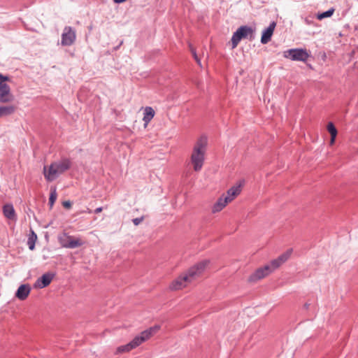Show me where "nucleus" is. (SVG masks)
<instances>
[{
  "instance_id": "9b49d317",
  "label": "nucleus",
  "mask_w": 358,
  "mask_h": 358,
  "mask_svg": "<svg viewBox=\"0 0 358 358\" xmlns=\"http://www.w3.org/2000/svg\"><path fill=\"white\" fill-rule=\"evenodd\" d=\"M292 255V250H288L285 252L280 255L277 259L272 260L270 264V268L272 269V273L278 268L281 265L286 262Z\"/></svg>"
},
{
  "instance_id": "423d86ee",
  "label": "nucleus",
  "mask_w": 358,
  "mask_h": 358,
  "mask_svg": "<svg viewBox=\"0 0 358 358\" xmlns=\"http://www.w3.org/2000/svg\"><path fill=\"white\" fill-rule=\"evenodd\" d=\"M253 34L254 29L248 26H241L232 36V48H235L242 38H249L250 40L253 39Z\"/></svg>"
},
{
  "instance_id": "6e6552de",
  "label": "nucleus",
  "mask_w": 358,
  "mask_h": 358,
  "mask_svg": "<svg viewBox=\"0 0 358 358\" xmlns=\"http://www.w3.org/2000/svg\"><path fill=\"white\" fill-rule=\"evenodd\" d=\"M283 56L293 61L306 62L309 57V54L306 50L295 48L285 51Z\"/></svg>"
},
{
  "instance_id": "5701e85b",
  "label": "nucleus",
  "mask_w": 358,
  "mask_h": 358,
  "mask_svg": "<svg viewBox=\"0 0 358 358\" xmlns=\"http://www.w3.org/2000/svg\"><path fill=\"white\" fill-rule=\"evenodd\" d=\"M334 9L331 8V9H329V10L326 11V12H324V13L318 14L317 16V18L318 20H322L324 18L331 17L334 14Z\"/></svg>"
},
{
  "instance_id": "9d476101",
  "label": "nucleus",
  "mask_w": 358,
  "mask_h": 358,
  "mask_svg": "<svg viewBox=\"0 0 358 358\" xmlns=\"http://www.w3.org/2000/svg\"><path fill=\"white\" fill-rule=\"evenodd\" d=\"M272 273V269L269 265H265L263 267L257 269L248 278V281L250 282H257L261 279L264 278Z\"/></svg>"
},
{
  "instance_id": "dca6fc26",
  "label": "nucleus",
  "mask_w": 358,
  "mask_h": 358,
  "mask_svg": "<svg viewBox=\"0 0 358 358\" xmlns=\"http://www.w3.org/2000/svg\"><path fill=\"white\" fill-rule=\"evenodd\" d=\"M276 26L275 22H273L270 24L268 27L263 31L262 36L261 38V42L263 44H266L271 41V36L273 34L275 27Z\"/></svg>"
},
{
  "instance_id": "f257e3e1",
  "label": "nucleus",
  "mask_w": 358,
  "mask_h": 358,
  "mask_svg": "<svg viewBox=\"0 0 358 358\" xmlns=\"http://www.w3.org/2000/svg\"><path fill=\"white\" fill-rule=\"evenodd\" d=\"M209 264L210 261L205 259L190 267L169 283V290L176 292L186 288L194 280L201 276Z\"/></svg>"
},
{
  "instance_id": "39448f33",
  "label": "nucleus",
  "mask_w": 358,
  "mask_h": 358,
  "mask_svg": "<svg viewBox=\"0 0 358 358\" xmlns=\"http://www.w3.org/2000/svg\"><path fill=\"white\" fill-rule=\"evenodd\" d=\"M10 78L8 76H3L0 74V102L1 103H10L15 97L11 93L10 88L6 83L9 81Z\"/></svg>"
},
{
  "instance_id": "ddd939ff",
  "label": "nucleus",
  "mask_w": 358,
  "mask_h": 358,
  "mask_svg": "<svg viewBox=\"0 0 358 358\" xmlns=\"http://www.w3.org/2000/svg\"><path fill=\"white\" fill-rule=\"evenodd\" d=\"M292 255V250H288L285 252L280 255L277 259L272 260L270 264V268L272 269V273L278 268L281 265L286 262Z\"/></svg>"
},
{
  "instance_id": "f8f14e48",
  "label": "nucleus",
  "mask_w": 358,
  "mask_h": 358,
  "mask_svg": "<svg viewBox=\"0 0 358 358\" xmlns=\"http://www.w3.org/2000/svg\"><path fill=\"white\" fill-rule=\"evenodd\" d=\"M292 255V250H288L285 252L280 255L277 259L272 260L270 264V268L272 269V273L278 268L281 265L286 262Z\"/></svg>"
},
{
  "instance_id": "f03ea898",
  "label": "nucleus",
  "mask_w": 358,
  "mask_h": 358,
  "mask_svg": "<svg viewBox=\"0 0 358 358\" xmlns=\"http://www.w3.org/2000/svg\"><path fill=\"white\" fill-rule=\"evenodd\" d=\"M208 145L207 138L201 136L195 143L190 161L194 171H200L203 167Z\"/></svg>"
},
{
  "instance_id": "a211bd4d",
  "label": "nucleus",
  "mask_w": 358,
  "mask_h": 358,
  "mask_svg": "<svg viewBox=\"0 0 358 358\" xmlns=\"http://www.w3.org/2000/svg\"><path fill=\"white\" fill-rule=\"evenodd\" d=\"M53 279V275L50 273L43 274L38 280V286L41 288L47 287L50 284Z\"/></svg>"
},
{
  "instance_id": "b1692460",
  "label": "nucleus",
  "mask_w": 358,
  "mask_h": 358,
  "mask_svg": "<svg viewBox=\"0 0 358 358\" xmlns=\"http://www.w3.org/2000/svg\"><path fill=\"white\" fill-rule=\"evenodd\" d=\"M327 129L331 137L336 136L337 129H336L334 124L332 122L328 123Z\"/></svg>"
},
{
  "instance_id": "7c9ffc66",
  "label": "nucleus",
  "mask_w": 358,
  "mask_h": 358,
  "mask_svg": "<svg viewBox=\"0 0 358 358\" xmlns=\"http://www.w3.org/2000/svg\"><path fill=\"white\" fill-rule=\"evenodd\" d=\"M127 0H114L115 3H120L126 1Z\"/></svg>"
},
{
  "instance_id": "a878e982",
  "label": "nucleus",
  "mask_w": 358,
  "mask_h": 358,
  "mask_svg": "<svg viewBox=\"0 0 358 358\" xmlns=\"http://www.w3.org/2000/svg\"><path fill=\"white\" fill-rule=\"evenodd\" d=\"M189 48H190V50H191V52L194 57V58L195 59V60L196 61L197 64L199 65H201V60L198 57L197 55H196V50H194V48H192L191 45H189Z\"/></svg>"
},
{
  "instance_id": "1a4fd4ad",
  "label": "nucleus",
  "mask_w": 358,
  "mask_h": 358,
  "mask_svg": "<svg viewBox=\"0 0 358 358\" xmlns=\"http://www.w3.org/2000/svg\"><path fill=\"white\" fill-rule=\"evenodd\" d=\"M76 30L71 27H66L62 34L61 44L64 46L71 45L76 41Z\"/></svg>"
},
{
  "instance_id": "7ed1b4c3",
  "label": "nucleus",
  "mask_w": 358,
  "mask_h": 358,
  "mask_svg": "<svg viewBox=\"0 0 358 358\" xmlns=\"http://www.w3.org/2000/svg\"><path fill=\"white\" fill-rule=\"evenodd\" d=\"M159 329V326H154L152 327L149 328L143 331H142L140 335L136 336L131 342L129 343L119 346L116 350L117 354H122L125 352H128L131 350L137 348L141 343L148 341L150 338H151L156 332H157Z\"/></svg>"
},
{
  "instance_id": "f3484780",
  "label": "nucleus",
  "mask_w": 358,
  "mask_h": 358,
  "mask_svg": "<svg viewBox=\"0 0 358 358\" xmlns=\"http://www.w3.org/2000/svg\"><path fill=\"white\" fill-rule=\"evenodd\" d=\"M229 202L223 194L219 197L217 201L212 207V213H216L220 212Z\"/></svg>"
},
{
  "instance_id": "c85d7f7f",
  "label": "nucleus",
  "mask_w": 358,
  "mask_h": 358,
  "mask_svg": "<svg viewBox=\"0 0 358 358\" xmlns=\"http://www.w3.org/2000/svg\"><path fill=\"white\" fill-rule=\"evenodd\" d=\"M103 210V208L102 207H99V208H97L95 209L94 212L95 213H99L102 211Z\"/></svg>"
},
{
  "instance_id": "20e7f679",
  "label": "nucleus",
  "mask_w": 358,
  "mask_h": 358,
  "mask_svg": "<svg viewBox=\"0 0 358 358\" xmlns=\"http://www.w3.org/2000/svg\"><path fill=\"white\" fill-rule=\"evenodd\" d=\"M70 167V160L63 159L59 162H52L50 166H44L43 173L45 180L48 182H52L59 175L69 169Z\"/></svg>"
},
{
  "instance_id": "aec40b11",
  "label": "nucleus",
  "mask_w": 358,
  "mask_h": 358,
  "mask_svg": "<svg viewBox=\"0 0 358 358\" xmlns=\"http://www.w3.org/2000/svg\"><path fill=\"white\" fill-rule=\"evenodd\" d=\"M3 215L10 220H15L16 218V214L15 209L12 204H6L3 207Z\"/></svg>"
},
{
  "instance_id": "6ab92c4d",
  "label": "nucleus",
  "mask_w": 358,
  "mask_h": 358,
  "mask_svg": "<svg viewBox=\"0 0 358 358\" xmlns=\"http://www.w3.org/2000/svg\"><path fill=\"white\" fill-rule=\"evenodd\" d=\"M155 110L152 107L147 106L144 109V115L143 120L144 122V127H146L148 123L152 120L155 116Z\"/></svg>"
},
{
  "instance_id": "0eeeda50",
  "label": "nucleus",
  "mask_w": 358,
  "mask_h": 358,
  "mask_svg": "<svg viewBox=\"0 0 358 358\" xmlns=\"http://www.w3.org/2000/svg\"><path fill=\"white\" fill-rule=\"evenodd\" d=\"M59 241L63 248L70 249L79 248L85 244V241L82 238L71 236L68 234H63L59 238Z\"/></svg>"
},
{
  "instance_id": "4468645a",
  "label": "nucleus",
  "mask_w": 358,
  "mask_h": 358,
  "mask_svg": "<svg viewBox=\"0 0 358 358\" xmlns=\"http://www.w3.org/2000/svg\"><path fill=\"white\" fill-rule=\"evenodd\" d=\"M242 186L243 184L240 182L239 184H237L229 189L226 194H223L229 203L234 200L241 194Z\"/></svg>"
},
{
  "instance_id": "bb28decb",
  "label": "nucleus",
  "mask_w": 358,
  "mask_h": 358,
  "mask_svg": "<svg viewBox=\"0 0 358 358\" xmlns=\"http://www.w3.org/2000/svg\"><path fill=\"white\" fill-rule=\"evenodd\" d=\"M65 208L69 209L71 208V202L70 201H65L62 203Z\"/></svg>"
},
{
  "instance_id": "4be33fe9",
  "label": "nucleus",
  "mask_w": 358,
  "mask_h": 358,
  "mask_svg": "<svg viewBox=\"0 0 358 358\" xmlns=\"http://www.w3.org/2000/svg\"><path fill=\"white\" fill-rule=\"evenodd\" d=\"M57 193L56 191V188L52 187L51 191H50V198H49V204L51 208L54 205V203L57 199Z\"/></svg>"
},
{
  "instance_id": "393cba45",
  "label": "nucleus",
  "mask_w": 358,
  "mask_h": 358,
  "mask_svg": "<svg viewBox=\"0 0 358 358\" xmlns=\"http://www.w3.org/2000/svg\"><path fill=\"white\" fill-rule=\"evenodd\" d=\"M36 238V235L34 232H32V236L30 237L28 241L29 248L31 250H34V241Z\"/></svg>"
},
{
  "instance_id": "412c9836",
  "label": "nucleus",
  "mask_w": 358,
  "mask_h": 358,
  "mask_svg": "<svg viewBox=\"0 0 358 358\" xmlns=\"http://www.w3.org/2000/svg\"><path fill=\"white\" fill-rule=\"evenodd\" d=\"M15 110L16 106L13 105L0 106V117L10 115Z\"/></svg>"
},
{
  "instance_id": "cd10ccee",
  "label": "nucleus",
  "mask_w": 358,
  "mask_h": 358,
  "mask_svg": "<svg viewBox=\"0 0 358 358\" xmlns=\"http://www.w3.org/2000/svg\"><path fill=\"white\" fill-rule=\"evenodd\" d=\"M143 217L135 218L133 220V222L135 225H138L143 221Z\"/></svg>"
},
{
  "instance_id": "c756f323",
  "label": "nucleus",
  "mask_w": 358,
  "mask_h": 358,
  "mask_svg": "<svg viewBox=\"0 0 358 358\" xmlns=\"http://www.w3.org/2000/svg\"><path fill=\"white\" fill-rule=\"evenodd\" d=\"M336 136H334V137H331V140H330V144H331V145H333V144L334 143V142H335V139H336Z\"/></svg>"
},
{
  "instance_id": "2eb2a0df",
  "label": "nucleus",
  "mask_w": 358,
  "mask_h": 358,
  "mask_svg": "<svg viewBox=\"0 0 358 358\" xmlns=\"http://www.w3.org/2000/svg\"><path fill=\"white\" fill-rule=\"evenodd\" d=\"M30 292H31V287L29 285H28V284L21 285L18 287V289L15 293V296L18 299H20L21 301H24L28 297V296L30 294Z\"/></svg>"
}]
</instances>
